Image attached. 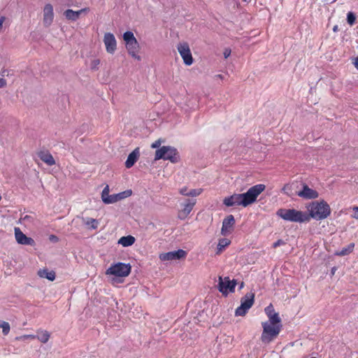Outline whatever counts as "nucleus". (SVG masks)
Returning <instances> with one entry per match:
<instances>
[{
	"label": "nucleus",
	"instance_id": "f257e3e1",
	"mask_svg": "<svg viewBox=\"0 0 358 358\" xmlns=\"http://www.w3.org/2000/svg\"><path fill=\"white\" fill-rule=\"evenodd\" d=\"M266 186L264 184L255 185L243 194H234L227 196L223 199V204L227 207H233L235 206H248L256 201L258 196L265 190Z\"/></svg>",
	"mask_w": 358,
	"mask_h": 358
},
{
	"label": "nucleus",
	"instance_id": "f03ea898",
	"mask_svg": "<svg viewBox=\"0 0 358 358\" xmlns=\"http://www.w3.org/2000/svg\"><path fill=\"white\" fill-rule=\"evenodd\" d=\"M263 331L261 341L268 344L278 337L282 329L281 322L266 321L262 322Z\"/></svg>",
	"mask_w": 358,
	"mask_h": 358
},
{
	"label": "nucleus",
	"instance_id": "7ed1b4c3",
	"mask_svg": "<svg viewBox=\"0 0 358 358\" xmlns=\"http://www.w3.org/2000/svg\"><path fill=\"white\" fill-rule=\"evenodd\" d=\"M309 218L312 217L316 220H322L327 218L331 213L329 204L324 201H313L308 208Z\"/></svg>",
	"mask_w": 358,
	"mask_h": 358
},
{
	"label": "nucleus",
	"instance_id": "20e7f679",
	"mask_svg": "<svg viewBox=\"0 0 358 358\" xmlns=\"http://www.w3.org/2000/svg\"><path fill=\"white\" fill-rule=\"evenodd\" d=\"M276 215L284 220L289 222L301 223L309 221L307 213L295 209L280 208L277 210Z\"/></svg>",
	"mask_w": 358,
	"mask_h": 358
},
{
	"label": "nucleus",
	"instance_id": "39448f33",
	"mask_svg": "<svg viewBox=\"0 0 358 358\" xmlns=\"http://www.w3.org/2000/svg\"><path fill=\"white\" fill-rule=\"evenodd\" d=\"M169 160L171 163H177L180 161V155L176 148L164 145L155 151V160Z\"/></svg>",
	"mask_w": 358,
	"mask_h": 358
},
{
	"label": "nucleus",
	"instance_id": "423d86ee",
	"mask_svg": "<svg viewBox=\"0 0 358 358\" xmlns=\"http://www.w3.org/2000/svg\"><path fill=\"white\" fill-rule=\"evenodd\" d=\"M123 40L125 42V46L129 55L134 59L140 61L141 59V57L138 55L140 45L133 32L130 31L124 32Z\"/></svg>",
	"mask_w": 358,
	"mask_h": 358
},
{
	"label": "nucleus",
	"instance_id": "0eeeda50",
	"mask_svg": "<svg viewBox=\"0 0 358 358\" xmlns=\"http://www.w3.org/2000/svg\"><path fill=\"white\" fill-rule=\"evenodd\" d=\"M131 266L129 264L118 262L112 264L106 271L107 275H114L115 277H127L131 273Z\"/></svg>",
	"mask_w": 358,
	"mask_h": 358
},
{
	"label": "nucleus",
	"instance_id": "6e6552de",
	"mask_svg": "<svg viewBox=\"0 0 358 358\" xmlns=\"http://www.w3.org/2000/svg\"><path fill=\"white\" fill-rule=\"evenodd\" d=\"M255 302V294L252 292L247 293L241 299V306L235 310L236 316H244L249 309L252 306Z\"/></svg>",
	"mask_w": 358,
	"mask_h": 358
},
{
	"label": "nucleus",
	"instance_id": "1a4fd4ad",
	"mask_svg": "<svg viewBox=\"0 0 358 358\" xmlns=\"http://www.w3.org/2000/svg\"><path fill=\"white\" fill-rule=\"evenodd\" d=\"M236 285V280H230L229 277L222 278L219 276L218 289L223 295H227L229 292H234Z\"/></svg>",
	"mask_w": 358,
	"mask_h": 358
},
{
	"label": "nucleus",
	"instance_id": "9d476101",
	"mask_svg": "<svg viewBox=\"0 0 358 358\" xmlns=\"http://www.w3.org/2000/svg\"><path fill=\"white\" fill-rule=\"evenodd\" d=\"M177 49L183 59L184 64L187 66L192 65L194 59L188 43L186 42L180 43L178 45Z\"/></svg>",
	"mask_w": 358,
	"mask_h": 358
},
{
	"label": "nucleus",
	"instance_id": "9b49d317",
	"mask_svg": "<svg viewBox=\"0 0 358 358\" xmlns=\"http://www.w3.org/2000/svg\"><path fill=\"white\" fill-rule=\"evenodd\" d=\"M187 254L186 251L179 249L176 251L162 253L159 255V258L161 261L166 262L185 258Z\"/></svg>",
	"mask_w": 358,
	"mask_h": 358
},
{
	"label": "nucleus",
	"instance_id": "f8f14e48",
	"mask_svg": "<svg viewBox=\"0 0 358 358\" xmlns=\"http://www.w3.org/2000/svg\"><path fill=\"white\" fill-rule=\"evenodd\" d=\"M103 43L108 53L113 54L115 52L117 49V41L112 33L108 32L104 34Z\"/></svg>",
	"mask_w": 358,
	"mask_h": 358
},
{
	"label": "nucleus",
	"instance_id": "ddd939ff",
	"mask_svg": "<svg viewBox=\"0 0 358 358\" xmlns=\"http://www.w3.org/2000/svg\"><path fill=\"white\" fill-rule=\"evenodd\" d=\"M196 202V199H187L185 203L183 205V208L178 212V218L180 220L187 218L195 206Z\"/></svg>",
	"mask_w": 358,
	"mask_h": 358
},
{
	"label": "nucleus",
	"instance_id": "4468645a",
	"mask_svg": "<svg viewBox=\"0 0 358 358\" xmlns=\"http://www.w3.org/2000/svg\"><path fill=\"white\" fill-rule=\"evenodd\" d=\"M235 224V219L234 215H229L227 216L222 222V226L221 229V234L223 236H227V234H230L232 230L233 227Z\"/></svg>",
	"mask_w": 358,
	"mask_h": 358
},
{
	"label": "nucleus",
	"instance_id": "2eb2a0df",
	"mask_svg": "<svg viewBox=\"0 0 358 358\" xmlns=\"http://www.w3.org/2000/svg\"><path fill=\"white\" fill-rule=\"evenodd\" d=\"M297 195L305 199H313L317 198L319 194L316 190L310 188L306 184H303V189L297 193Z\"/></svg>",
	"mask_w": 358,
	"mask_h": 358
},
{
	"label": "nucleus",
	"instance_id": "dca6fc26",
	"mask_svg": "<svg viewBox=\"0 0 358 358\" xmlns=\"http://www.w3.org/2000/svg\"><path fill=\"white\" fill-rule=\"evenodd\" d=\"M15 236L17 242L22 245H33L34 241L30 237H27L19 228H15Z\"/></svg>",
	"mask_w": 358,
	"mask_h": 358
},
{
	"label": "nucleus",
	"instance_id": "f3484780",
	"mask_svg": "<svg viewBox=\"0 0 358 358\" xmlns=\"http://www.w3.org/2000/svg\"><path fill=\"white\" fill-rule=\"evenodd\" d=\"M54 19L53 7L51 4L48 3L43 8V22L45 27H49Z\"/></svg>",
	"mask_w": 358,
	"mask_h": 358
},
{
	"label": "nucleus",
	"instance_id": "a211bd4d",
	"mask_svg": "<svg viewBox=\"0 0 358 358\" xmlns=\"http://www.w3.org/2000/svg\"><path fill=\"white\" fill-rule=\"evenodd\" d=\"M37 155L41 161L48 166H53L56 163L52 155L48 150H41L37 152Z\"/></svg>",
	"mask_w": 358,
	"mask_h": 358
},
{
	"label": "nucleus",
	"instance_id": "6ab92c4d",
	"mask_svg": "<svg viewBox=\"0 0 358 358\" xmlns=\"http://www.w3.org/2000/svg\"><path fill=\"white\" fill-rule=\"evenodd\" d=\"M140 155L139 148L134 149L128 156L127 159L125 162V166L127 169L132 167L134 164L137 162Z\"/></svg>",
	"mask_w": 358,
	"mask_h": 358
},
{
	"label": "nucleus",
	"instance_id": "aec40b11",
	"mask_svg": "<svg viewBox=\"0 0 358 358\" xmlns=\"http://www.w3.org/2000/svg\"><path fill=\"white\" fill-rule=\"evenodd\" d=\"M265 313L268 317V321L281 322V319L278 313L275 312L272 304H270L264 309Z\"/></svg>",
	"mask_w": 358,
	"mask_h": 358
},
{
	"label": "nucleus",
	"instance_id": "412c9836",
	"mask_svg": "<svg viewBox=\"0 0 358 358\" xmlns=\"http://www.w3.org/2000/svg\"><path fill=\"white\" fill-rule=\"evenodd\" d=\"M38 275L40 278H46L50 281H53L55 279V272L53 271H49L48 268L38 270Z\"/></svg>",
	"mask_w": 358,
	"mask_h": 358
},
{
	"label": "nucleus",
	"instance_id": "4be33fe9",
	"mask_svg": "<svg viewBox=\"0 0 358 358\" xmlns=\"http://www.w3.org/2000/svg\"><path fill=\"white\" fill-rule=\"evenodd\" d=\"M135 241L136 239L133 236L129 235L121 237L118 241V243L123 247H129L135 243Z\"/></svg>",
	"mask_w": 358,
	"mask_h": 358
},
{
	"label": "nucleus",
	"instance_id": "5701e85b",
	"mask_svg": "<svg viewBox=\"0 0 358 358\" xmlns=\"http://www.w3.org/2000/svg\"><path fill=\"white\" fill-rule=\"evenodd\" d=\"M230 243L231 241L228 238H224L220 239L217 246L216 255L221 254L222 251L224 250L225 248L230 245Z\"/></svg>",
	"mask_w": 358,
	"mask_h": 358
},
{
	"label": "nucleus",
	"instance_id": "b1692460",
	"mask_svg": "<svg viewBox=\"0 0 358 358\" xmlns=\"http://www.w3.org/2000/svg\"><path fill=\"white\" fill-rule=\"evenodd\" d=\"M64 15L67 20L71 21L77 20L80 15L78 10L74 11L71 9H67L65 10Z\"/></svg>",
	"mask_w": 358,
	"mask_h": 358
},
{
	"label": "nucleus",
	"instance_id": "393cba45",
	"mask_svg": "<svg viewBox=\"0 0 358 358\" xmlns=\"http://www.w3.org/2000/svg\"><path fill=\"white\" fill-rule=\"evenodd\" d=\"M38 334L36 338L43 343H46L50 337V333L46 330H38Z\"/></svg>",
	"mask_w": 358,
	"mask_h": 358
},
{
	"label": "nucleus",
	"instance_id": "a878e982",
	"mask_svg": "<svg viewBox=\"0 0 358 358\" xmlns=\"http://www.w3.org/2000/svg\"><path fill=\"white\" fill-rule=\"evenodd\" d=\"M355 248V243H351L347 247L343 248L341 250L336 252V255L338 256H345L350 254Z\"/></svg>",
	"mask_w": 358,
	"mask_h": 358
},
{
	"label": "nucleus",
	"instance_id": "bb28decb",
	"mask_svg": "<svg viewBox=\"0 0 358 358\" xmlns=\"http://www.w3.org/2000/svg\"><path fill=\"white\" fill-rule=\"evenodd\" d=\"M9 70L6 68H2L0 71V76L1 77L8 76ZM7 85L6 80L3 78H0V88L5 87Z\"/></svg>",
	"mask_w": 358,
	"mask_h": 358
},
{
	"label": "nucleus",
	"instance_id": "cd10ccee",
	"mask_svg": "<svg viewBox=\"0 0 358 358\" xmlns=\"http://www.w3.org/2000/svg\"><path fill=\"white\" fill-rule=\"evenodd\" d=\"M0 327L2 329L3 335H8L10 331V324L8 322L0 320Z\"/></svg>",
	"mask_w": 358,
	"mask_h": 358
},
{
	"label": "nucleus",
	"instance_id": "c85d7f7f",
	"mask_svg": "<svg viewBox=\"0 0 358 358\" xmlns=\"http://www.w3.org/2000/svg\"><path fill=\"white\" fill-rule=\"evenodd\" d=\"M119 201L118 195L117 194H111L110 195V197L106 198L104 199V203L110 204V203H114Z\"/></svg>",
	"mask_w": 358,
	"mask_h": 358
},
{
	"label": "nucleus",
	"instance_id": "c756f323",
	"mask_svg": "<svg viewBox=\"0 0 358 358\" xmlns=\"http://www.w3.org/2000/svg\"><path fill=\"white\" fill-rule=\"evenodd\" d=\"M132 194V191L131 189H127L124 192H120L117 194L119 201L124 199L130 196Z\"/></svg>",
	"mask_w": 358,
	"mask_h": 358
},
{
	"label": "nucleus",
	"instance_id": "7c9ffc66",
	"mask_svg": "<svg viewBox=\"0 0 358 358\" xmlns=\"http://www.w3.org/2000/svg\"><path fill=\"white\" fill-rule=\"evenodd\" d=\"M355 20H356V16H355V13H352V12H349L347 14V22H348V23L350 26H352V25H353L355 23Z\"/></svg>",
	"mask_w": 358,
	"mask_h": 358
},
{
	"label": "nucleus",
	"instance_id": "2f4dec72",
	"mask_svg": "<svg viewBox=\"0 0 358 358\" xmlns=\"http://www.w3.org/2000/svg\"><path fill=\"white\" fill-rule=\"evenodd\" d=\"M101 63V61L99 59H94L90 62V69L92 70H97L99 69V66Z\"/></svg>",
	"mask_w": 358,
	"mask_h": 358
},
{
	"label": "nucleus",
	"instance_id": "473e14b6",
	"mask_svg": "<svg viewBox=\"0 0 358 358\" xmlns=\"http://www.w3.org/2000/svg\"><path fill=\"white\" fill-rule=\"evenodd\" d=\"M203 192V189L201 188L199 189H193L188 192V196H197L200 195Z\"/></svg>",
	"mask_w": 358,
	"mask_h": 358
},
{
	"label": "nucleus",
	"instance_id": "72a5a7b5",
	"mask_svg": "<svg viewBox=\"0 0 358 358\" xmlns=\"http://www.w3.org/2000/svg\"><path fill=\"white\" fill-rule=\"evenodd\" d=\"M109 192H110L109 186L106 185L104 187V189H103L102 193H101V199L103 203H104V199L106 198L107 199L108 197H110Z\"/></svg>",
	"mask_w": 358,
	"mask_h": 358
},
{
	"label": "nucleus",
	"instance_id": "f704fd0d",
	"mask_svg": "<svg viewBox=\"0 0 358 358\" xmlns=\"http://www.w3.org/2000/svg\"><path fill=\"white\" fill-rule=\"evenodd\" d=\"M36 338V335L33 334H25L20 336L16 337V340L17 341H24L26 339H35Z\"/></svg>",
	"mask_w": 358,
	"mask_h": 358
},
{
	"label": "nucleus",
	"instance_id": "c9c22d12",
	"mask_svg": "<svg viewBox=\"0 0 358 358\" xmlns=\"http://www.w3.org/2000/svg\"><path fill=\"white\" fill-rule=\"evenodd\" d=\"M350 209L352 211V214H351V217L358 220V206H352Z\"/></svg>",
	"mask_w": 358,
	"mask_h": 358
},
{
	"label": "nucleus",
	"instance_id": "e433bc0d",
	"mask_svg": "<svg viewBox=\"0 0 358 358\" xmlns=\"http://www.w3.org/2000/svg\"><path fill=\"white\" fill-rule=\"evenodd\" d=\"M164 141L161 139V138H159L157 139V141H155V142H153L152 144H151V148H160V145H162V143H164Z\"/></svg>",
	"mask_w": 358,
	"mask_h": 358
},
{
	"label": "nucleus",
	"instance_id": "4c0bfd02",
	"mask_svg": "<svg viewBox=\"0 0 358 358\" xmlns=\"http://www.w3.org/2000/svg\"><path fill=\"white\" fill-rule=\"evenodd\" d=\"M86 224L91 225L92 228L96 229L97 228V221L94 218H90L86 222Z\"/></svg>",
	"mask_w": 358,
	"mask_h": 358
},
{
	"label": "nucleus",
	"instance_id": "58836bf2",
	"mask_svg": "<svg viewBox=\"0 0 358 358\" xmlns=\"http://www.w3.org/2000/svg\"><path fill=\"white\" fill-rule=\"evenodd\" d=\"M285 243L284 241H282V239H278L277 241H275V243H273V248H276L280 245H285Z\"/></svg>",
	"mask_w": 358,
	"mask_h": 358
},
{
	"label": "nucleus",
	"instance_id": "ea45409f",
	"mask_svg": "<svg viewBox=\"0 0 358 358\" xmlns=\"http://www.w3.org/2000/svg\"><path fill=\"white\" fill-rule=\"evenodd\" d=\"M49 240L51 242L57 243L59 241V238L57 236L52 234L49 236Z\"/></svg>",
	"mask_w": 358,
	"mask_h": 358
},
{
	"label": "nucleus",
	"instance_id": "a19ab883",
	"mask_svg": "<svg viewBox=\"0 0 358 358\" xmlns=\"http://www.w3.org/2000/svg\"><path fill=\"white\" fill-rule=\"evenodd\" d=\"M180 193L185 196H188V191L187 187H182L180 189Z\"/></svg>",
	"mask_w": 358,
	"mask_h": 358
},
{
	"label": "nucleus",
	"instance_id": "79ce46f5",
	"mask_svg": "<svg viewBox=\"0 0 358 358\" xmlns=\"http://www.w3.org/2000/svg\"><path fill=\"white\" fill-rule=\"evenodd\" d=\"M231 55V50L230 49H225L224 51V58H228Z\"/></svg>",
	"mask_w": 358,
	"mask_h": 358
},
{
	"label": "nucleus",
	"instance_id": "37998d69",
	"mask_svg": "<svg viewBox=\"0 0 358 358\" xmlns=\"http://www.w3.org/2000/svg\"><path fill=\"white\" fill-rule=\"evenodd\" d=\"M89 11H90V8H82V9L78 10L80 15L82 14V13H87Z\"/></svg>",
	"mask_w": 358,
	"mask_h": 358
},
{
	"label": "nucleus",
	"instance_id": "c03bdc74",
	"mask_svg": "<svg viewBox=\"0 0 358 358\" xmlns=\"http://www.w3.org/2000/svg\"><path fill=\"white\" fill-rule=\"evenodd\" d=\"M289 189V185L288 184L285 185L283 188H282V191L285 193V194H288V192L287 190Z\"/></svg>",
	"mask_w": 358,
	"mask_h": 358
},
{
	"label": "nucleus",
	"instance_id": "a18cd8bd",
	"mask_svg": "<svg viewBox=\"0 0 358 358\" xmlns=\"http://www.w3.org/2000/svg\"><path fill=\"white\" fill-rule=\"evenodd\" d=\"M4 20H5V17H4L2 16V17H0V29L2 27V25H3V23Z\"/></svg>",
	"mask_w": 358,
	"mask_h": 358
},
{
	"label": "nucleus",
	"instance_id": "49530a36",
	"mask_svg": "<svg viewBox=\"0 0 358 358\" xmlns=\"http://www.w3.org/2000/svg\"><path fill=\"white\" fill-rule=\"evenodd\" d=\"M354 64H355V67L358 69V57H357V58L355 59V62H354Z\"/></svg>",
	"mask_w": 358,
	"mask_h": 358
},
{
	"label": "nucleus",
	"instance_id": "de8ad7c7",
	"mask_svg": "<svg viewBox=\"0 0 358 358\" xmlns=\"http://www.w3.org/2000/svg\"><path fill=\"white\" fill-rule=\"evenodd\" d=\"M333 31L334 32L337 31H338V25H335L334 27H333Z\"/></svg>",
	"mask_w": 358,
	"mask_h": 358
},
{
	"label": "nucleus",
	"instance_id": "09e8293b",
	"mask_svg": "<svg viewBox=\"0 0 358 358\" xmlns=\"http://www.w3.org/2000/svg\"><path fill=\"white\" fill-rule=\"evenodd\" d=\"M113 281H114V282H117V280L115 278H113Z\"/></svg>",
	"mask_w": 358,
	"mask_h": 358
},
{
	"label": "nucleus",
	"instance_id": "8fccbe9b",
	"mask_svg": "<svg viewBox=\"0 0 358 358\" xmlns=\"http://www.w3.org/2000/svg\"><path fill=\"white\" fill-rule=\"evenodd\" d=\"M311 358H317V357H311Z\"/></svg>",
	"mask_w": 358,
	"mask_h": 358
}]
</instances>
